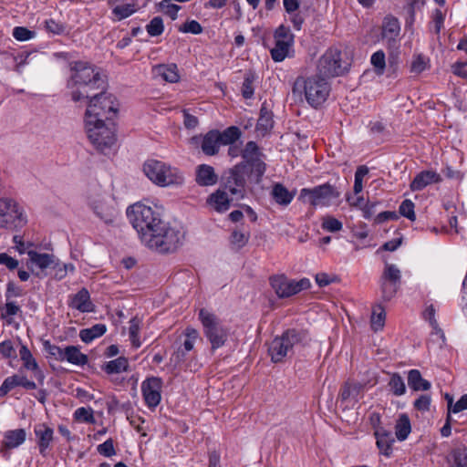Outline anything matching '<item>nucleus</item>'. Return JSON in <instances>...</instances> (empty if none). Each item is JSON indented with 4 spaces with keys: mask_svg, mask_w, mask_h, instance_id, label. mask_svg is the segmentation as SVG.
Instances as JSON below:
<instances>
[{
    "mask_svg": "<svg viewBox=\"0 0 467 467\" xmlns=\"http://www.w3.org/2000/svg\"><path fill=\"white\" fill-rule=\"evenodd\" d=\"M162 380L160 378L152 377L142 382L141 390L146 405L150 409L156 408L161 400Z\"/></svg>",
    "mask_w": 467,
    "mask_h": 467,
    "instance_id": "16",
    "label": "nucleus"
},
{
    "mask_svg": "<svg viewBox=\"0 0 467 467\" xmlns=\"http://www.w3.org/2000/svg\"><path fill=\"white\" fill-rule=\"evenodd\" d=\"M340 193L328 182L314 188H303L300 191L299 199L307 201L312 206L328 205L333 200L338 198Z\"/></svg>",
    "mask_w": 467,
    "mask_h": 467,
    "instance_id": "12",
    "label": "nucleus"
},
{
    "mask_svg": "<svg viewBox=\"0 0 467 467\" xmlns=\"http://www.w3.org/2000/svg\"><path fill=\"white\" fill-rule=\"evenodd\" d=\"M36 36V32L27 29L24 26H16L13 29V36L15 39L18 41H27L29 39L34 38Z\"/></svg>",
    "mask_w": 467,
    "mask_h": 467,
    "instance_id": "58",
    "label": "nucleus"
},
{
    "mask_svg": "<svg viewBox=\"0 0 467 467\" xmlns=\"http://www.w3.org/2000/svg\"><path fill=\"white\" fill-rule=\"evenodd\" d=\"M244 165H235L223 179L221 186L228 194L235 199H243L245 194V171Z\"/></svg>",
    "mask_w": 467,
    "mask_h": 467,
    "instance_id": "14",
    "label": "nucleus"
},
{
    "mask_svg": "<svg viewBox=\"0 0 467 467\" xmlns=\"http://www.w3.org/2000/svg\"><path fill=\"white\" fill-rule=\"evenodd\" d=\"M234 200L233 197L229 198V194L225 190L221 187L212 193L207 200V202L218 213L226 212L230 208L231 202Z\"/></svg>",
    "mask_w": 467,
    "mask_h": 467,
    "instance_id": "21",
    "label": "nucleus"
},
{
    "mask_svg": "<svg viewBox=\"0 0 467 467\" xmlns=\"http://www.w3.org/2000/svg\"><path fill=\"white\" fill-rule=\"evenodd\" d=\"M35 434L37 439V445L39 447V452L46 457L47 450L53 440V430L45 425L39 424L35 427Z\"/></svg>",
    "mask_w": 467,
    "mask_h": 467,
    "instance_id": "22",
    "label": "nucleus"
},
{
    "mask_svg": "<svg viewBox=\"0 0 467 467\" xmlns=\"http://www.w3.org/2000/svg\"><path fill=\"white\" fill-rule=\"evenodd\" d=\"M20 359L23 362V366L27 370H36L37 369V362L36 358L33 357L31 351L26 345H21L19 349Z\"/></svg>",
    "mask_w": 467,
    "mask_h": 467,
    "instance_id": "42",
    "label": "nucleus"
},
{
    "mask_svg": "<svg viewBox=\"0 0 467 467\" xmlns=\"http://www.w3.org/2000/svg\"><path fill=\"white\" fill-rule=\"evenodd\" d=\"M198 331L192 327H187L185 329V339L183 343L180 346L184 350L191 352L193 349L194 343L198 337Z\"/></svg>",
    "mask_w": 467,
    "mask_h": 467,
    "instance_id": "52",
    "label": "nucleus"
},
{
    "mask_svg": "<svg viewBox=\"0 0 467 467\" xmlns=\"http://www.w3.org/2000/svg\"><path fill=\"white\" fill-rule=\"evenodd\" d=\"M219 138L216 130H210L204 135L202 142V150L204 154L213 156L218 153L222 145Z\"/></svg>",
    "mask_w": 467,
    "mask_h": 467,
    "instance_id": "27",
    "label": "nucleus"
},
{
    "mask_svg": "<svg viewBox=\"0 0 467 467\" xmlns=\"http://www.w3.org/2000/svg\"><path fill=\"white\" fill-rule=\"evenodd\" d=\"M408 385L415 391L429 390L431 386L430 381L422 378L418 369H410L408 372Z\"/></svg>",
    "mask_w": 467,
    "mask_h": 467,
    "instance_id": "29",
    "label": "nucleus"
},
{
    "mask_svg": "<svg viewBox=\"0 0 467 467\" xmlns=\"http://www.w3.org/2000/svg\"><path fill=\"white\" fill-rule=\"evenodd\" d=\"M44 27L48 33H52L54 35H61L65 31V26L59 22L55 21L54 19H47L44 22Z\"/></svg>",
    "mask_w": 467,
    "mask_h": 467,
    "instance_id": "62",
    "label": "nucleus"
},
{
    "mask_svg": "<svg viewBox=\"0 0 467 467\" xmlns=\"http://www.w3.org/2000/svg\"><path fill=\"white\" fill-rule=\"evenodd\" d=\"M19 312H21L20 306L16 302L7 300L5 306L1 308V317L6 319L8 324H12L10 317L17 315Z\"/></svg>",
    "mask_w": 467,
    "mask_h": 467,
    "instance_id": "50",
    "label": "nucleus"
},
{
    "mask_svg": "<svg viewBox=\"0 0 467 467\" xmlns=\"http://www.w3.org/2000/svg\"><path fill=\"white\" fill-rule=\"evenodd\" d=\"M89 140L99 152L107 156L112 154L117 140L113 121H107L104 119H94L89 126Z\"/></svg>",
    "mask_w": 467,
    "mask_h": 467,
    "instance_id": "5",
    "label": "nucleus"
},
{
    "mask_svg": "<svg viewBox=\"0 0 467 467\" xmlns=\"http://www.w3.org/2000/svg\"><path fill=\"white\" fill-rule=\"evenodd\" d=\"M429 58H427L424 55H414L410 64V72L415 74H420L427 68Z\"/></svg>",
    "mask_w": 467,
    "mask_h": 467,
    "instance_id": "48",
    "label": "nucleus"
},
{
    "mask_svg": "<svg viewBox=\"0 0 467 467\" xmlns=\"http://www.w3.org/2000/svg\"><path fill=\"white\" fill-rule=\"evenodd\" d=\"M26 223V215L16 201L8 197H0V227L21 228Z\"/></svg>",
    "mask_w": 467,
    "mask_h": 467,
    "instance_id": "11",
    "label": "nucleus"
},
{
    "mask_svg": "<svg viewBox=\"0 0 467 467\" xmlns=\"http://www.w3.org/2000/svg\"><path fill=\"white\" fill-rule=\"evenodd\" d=\"M71 306L81 312H88V289L82 288L71 300Z\"/></svg>",
    "mask_w": 467,
    "mask_h": 467,
    "instance_id": "45",
    "label": "nucleus"
},
{
    "mask_svg": "<svg viewBox=\"0 0 467 467\" xmlns=\"http://www.w3.org/2000/svg\"><path fill=\"white\" fill-rule=\"evenodd\" d=\"M199 318L203 327V333L212 345V349L223 347L228 337L229 331L219 318L205 309H201Z\"/></svg>",
    "mask_w": 467,
    "mask_h": 467,
    "instance_id": "10",
    "label": "nucleus"
},
{
    "mask_svg": "<svg viewBox=\"0 0 467 467\" xmlns=\"http://www.w3.org/2000/svg\"><path fill=\"white\" fill-rule=\"evenodd\" d=\"M257 77L252 70L246 71L241 87V94L244 99H250L254 97L255 81Z\"/></svg>",
    "mask_w": 467,
    "mask_h": 467,
    "instance_id": "34",
    "label": "nucleus"
},
{
    "mask_svg": "<svg viewBox=\"0 0 467 467\" xmlns=\"http://www.w3.org/2000/svg\"><path fill=\"white\" fill-rule=\"evenodd\" d=\"M309 341L306 330L291 328L285 330L280 337H275L269 345L268 353L275 363L283 361L294 353V348L306 345Z\"/></svg>",
    "mask_w": 467,
    "mask_h": 467,
    "instance_id": "4",
    "label": "nucleus"
},
{
    "mask_svg": "<svg viewBox=\"0 0 467 467\" xmlns=\"http://www.w3.org/2000/svg\"><path fill=\"white\" fill-rule=\"evenodd\" d=\"M152 71L155 76L161 77L163 80L170 83H175L180 78L178 67L175 64L157 65L153 67Z\"/></svg>",
    "mask_w": 467,
    "mask_h": 467,
    "instance_id": "28",
    "label": "nucleus"
},
{
    "mask_svg": "<svg viewBox=\"0 0 467 467\" xmlns=\"http://www.w3.org/2000/svg\"><path fill=\"white\" fill-rule=\"evenodd\" d=\"M292 44L293 43L287 40H285V42L283 40H275V47L270 50L272 59L275 62H282L287 57Z\"/></svg>",
    "mask_w": 467,
    "mask_h": 467,
    "instance_id": "37",
    "label": "nucleus"
},
{
    "mask_svg": "<svg viewBox=\"0 0 467 467\" xmlns=\"http://www.w3.org/2000/svg\"><path fill=\"white\" fill-rule=\"evenodd\" d=\"M195 181L200 186H212L217 183L218 176L212 166L201 164L196 168Z\"/></svg>",
    "mask_w": 467,
    "mask_h": 467,
    "instance_id": "23",
    "label": "nucleus"
},
{
    "mask_svg": "<svg viewBox=\"0 0 467 467\" xmlns=\"http://www.w3.org/2000/svg\"><path fill=\"white\" fill-rule=\"evenodd\" d=\"M171 0H162L159 4V7L161 12L169 16L172 20H175L181 6L175 4H171Z\"/></svg>",
    "mask_w": 467,
    "mask_h": 467,
    "instance_id": "56",
    "label": "nucleus"
},
{
    "mask_svg": "<svg viewBox=\"0 0 467 467\" xmlns=\"http://www.w3.org/2000/svg\"><path fill=\"white\" fill-rule=\"evenodd\" d=\"M365 385L357 381H347L340 390V398L342 400L349 399L357 400L362 393Z\"/></svg>",
    "mask_w": 467,
    "mask_h": 467,
    "instance_id": "30",
    "label": "nucleus"
},
{
    "mask_svg": "<svg viewBox=\"0 0 467 467\" xmlns=\"http://www.w3.org/2000/svg\"><path fill=\"white\" fill-rule=\"evenodd\" d=\"M400 24L397 17L388 15L381 24V38L387 47H395L400 45Z\"/></svg>",
    "mask_w": 467,
    "mask_h": 467,
    "instance_id": "15",
    "label": "nucleus"
},
{
    "mask_svg": "<svg viewBox=\"0 0 467 467\" xmlns=\"http://www.w3.org/2000/svg\"><path fill=\"white\" fill-rule=\"evenodd\" d=\"M249 235L244 233L234 230L231 234V244L238 248L244 247L248 242Z\"/></svg>",
    "mask_w": 467,
    "mask_h": 467,
    "instance_id": "64",
    "label": "nucleus"
},
{
    "mask_svg": "<svg viewBox=\"0 0 467 467\" xmlns=\"http://www.w3.org/2000/svg\"><path fill=\"white\" fill-rule=\"evenodd\" d=\"M380 279L400 285L401 274L395 265L386 263Z\"/></svg>",
    "mask_w": 467,
    "mask_h": 467,
    "instance_id": "40",
    "label": "nucleus"
},
{
    "mask_svg": "<svg viewBox=\"0 0 467 467\" xmlns=\"http://www.w3.org/2000/svg\"><path fill=\"white\" fill-rule=\"evenodd\" d=\"M143 171L153 183L161 187L182 184L184 181L177 168L157 160H148L143 165Z\"/></svg>",
    "mask_w": 467,
    "mask_h": 467,
    "instance_id": "6",
    "label": "nucleus"
},
{
    "mask_svg": "<svg viewBox=\"0 0 467 467\" xmlns=\"http://www.w3.org/2000/svg\"><path fill=\"white\" fill-rule=\"evenodd\" d=\"M411 431L410 418L407 414L402 413L399 416L395 424V435L400 441H405Z\"/></svg>",
    "mask_w": 467,
    "mask_h": 467,
    "instance_id": "33",
    "label": "nucleus"
},
{
    "mask_svg": "<svg viewBox=\"0 0 467 467\" xmlns=\"http://www.w3.org/2000/svg\"><path fill=\"white\" fill-rule=\"evenodd\" d=\"M370 63L374 67V71L378 76H382L386 68V56L382 50H378L372 54Z\"/></svg>",
    "mask_w": 467,
    "mask_h": 467,
    "instance_id": "44",
    "label": "nucleus"
},
{
    "mask_svg": "<svg viewBox=\"0 0 467 467\" xmlns=\"http://www.w3.org/2000/svg\"><path fill=\"white\" fill-rule=\"evenodd\" d=\"M452 467H467V450L456 449L452 451Z\"/></svg>",
    "mask_w": 467,
    "mask_h": 467,
    "instance_id": "60",
    "label": "nucleus"
},
{
    "mask_svg": "<svg viewBox=\"0 0 467 467\" xmlns=\"http://www.w3.org/2000/svg\"><path fill=\"white\" fill-rule=\"evenodd\" d=\"M92 78H89V94L94 92L107 91L109 88V79L107 72L100 67H90Z\"/></svg>",
    "mask_w": 467,
    "mask_h": 467,
    "instance_id": "20",
    "label": "nucleus"
},
{
    "mask_svg": "<svg viewBox=\"0 0 467 467\" xmlns=\"http://www.w3.org/2000/svg\"><path fill=\"white\" fill-rule=\"evenodd\" d=\"M43 346L50 357L56 360L64 361V348L52 345L48 340L44 341Z\"/></svg>",
    "mask_w": 467,
    "mask_h": 467,
    "instance_id": "57",
    "label": "nucleus"
},
{
    "mask_svg": "<svg viewBox=\"0 0 467 467\" xmlns=\"http://www.w3.org/2000/svg\"><path fill=\"white\" fill-rule=\"evenodd\" d=\"M271 195L278 204L285 206L292 202L295 194L290 192L282 183H275L273 186Z\"/></svg>",
    "mask_w": 467,
    "mask_h": 467,
    "instance_id": "32",
    "label": "nucleus"
},
{
    "mask_svg": "<svg viewBox=\"0 0 467 467\" xmlns=\"http://www.w3.org/2000/svg\"><path fill=\"white\" fill-rule=\"evenodd\" d=\"M368 173V169L365 165L358 166L355 172V182H354V192L355 194H358L363 190V178Z\"/></svg>",
    "mask_w": 467,
    "mask_h": 467,
    "instance_id": "53",
    "label": "nucleus"
},
{
    "mask_svg": "<svg viewBox=\"0 0 467 467\" xmlns=\"http://www.w3.org/2000/svg\"><path fill=\"white\" fill-rule=\"evenodd\" d=\"M146 30L150 36H161L164 30L162 18L160 16L153 17L146 26Z\"/></svg>",
    "mask_w": 467,
    "mask_h": 467,
    "instance_id": "49",
    "label": "nucleus"
},
{
    "mask_svg": "<svg viewBox=\"0 0 467 467\" xmlns=\"http://www.w3.org/2000/svg\"><path fill=\"white\" fill-rule=\"evenodd\" d=\"M375 436L379 450L382 454L389 457L392 453V444L395 441L392 433L383 428H379L375 431Z\"/></svg>",
    "mask_w": 467,
    "mask_h": 467,
    "instance_id": "24",
    "label": "nucleus"
},
{
    "mask_svg": "<svg viewBox=\"0 0 467 467\" xmlns=\"http://www.w3.org/2000/svg\"><path fill=\"white\" fill-rule=\"evenodd\" d=\"M441 180L440 175L435 171H424L415 176L410 183L411 191H420L432 182H437Z\"/></svg>",
    "mask_w": 467,
    "mask_h": 467,
    "instance_id": "26",
    "label": "nucleus"
},
{
    "mask_svg": "<svg viewBox=\"0 0 467 467\" xmlns=\"http://www.w3.org/2000/svg\"><path fill=\"white\" fill-rule=\"evenodd\" d=\"M119 110V103L108 91L89 94V126L94 119H104L112 120Z\"/></svg>",
    "mask_w": 467,
    "mask_h": 467,
    "instance_id": "8",
    "label": "nucleus"
},
{
    "mask_svg": "<svg viewBox=\"0 0 467 467\" xmlns=\"http://www.w3.org/2000/svg\"><path fill=\"white\" fill-rule=\"evenodd\" d=\"M270 284L279 298L290 297L311 286L308 278H302L296 281L288 279L285 275L272 276Z\"/></svg>",
    "mask_w": 467,
    "mask_h": 467,
    "instance_id": "13",
    "label": "nucleus"
},
{
    "mask_svg": "<svg viewBox=\"0 0 467 467\" xmlns=\"http://www.w3.org/2000/svg\"><path fill=\"white\" fill-rule=\"evenodd\" d=\"M127 216L133 228L139 234L141 242L144 241L146 234H151L163 223L159 211L140 202L130 206L127 209Z\"/></svg>",
    "mask_w": 467,
    "mask_h": 467,
    "instance_id": "3",
    "label": "nucleus"
},
{
    "mask_svg": "<svg viewBox=\"0 0 467 467\" xmlns=\"http://www.w3.org/2000/svg\"><path fill=\"white\" fill-rule=\"evenodd\" d=\"M385 311L380 306L374 307L371 315V328L374 331L380 330L385 324Z\"/></svg>",
    "mask_w": 467,
    "mask_h": 467,
    "instance_id": "46",
    "label": "nucleus"
},
{
    "mask_svg": "<svg viewBox=\"0 0 467 467\" xmlns=\"http://www.w3.org/2000/svg\"><path fill=\"white\" fill-rule=\"evenodd\" d=\"M92 210L94 214L105 224H110L114 221V208L109 205L105 201L99 200L93 203Z\"/></svg>",
    "mask_w": 467,
    "mask_h": 467,
    "instance_id": "25",
    "label": "nucleus"
},
{
    "mask_svg": "<svg viewBox=\"0 0 467 467\" xmlns=\"http://www.w3.org/2000/svg\"><path fill=\"white\" fill-rule=\"evenodd\" d=\"M27 254L29 259L26 263V266L36 275H39V273L36 272V269L44 271L47 268H55L57 265L55 256L53 254H40L36 251H28Z\"/></svg>",
    "mask_w": 467,
    "mask_h": 467,
    "instance_id": "17",
    "label": "nucleus"
},
{
    "mask_svg": "<svg viewBox=\"0 0 467 467\" xmlns=\"http://www.w3.org/2000/svg\"><path fill=\"white\" fill-rule=\"evenodd\" d=\"M446 398L448 399V413H458L467 410V394L462 395L455 404H452V398H449L448 395Z\"/></svg>",
    "mask_w": 467,
    "mask_h": 467,
    "instance_id": "54",
    "label": "nucleus"
},
{
    "mask_svg": "<svg viewBox=\"0 0 467 467\" xmlns=\"http://www.w3.org/2000/svg\"><path fill=\"white\" fill-rule=\"evenodd\" d=\"M389 387L394 396H401L406 392V386L402 377L399 373H392L389 381Z\"/></svg>",
    "mask_w": 467,
    "mask_h": 467,
    "instance_id": "41",
    "label": "nucleus"
},
{
    "mask_svg": "<svg viewBox=\"0 0 467 467\" xmlns=\"http://www.w3.org/2000/svg\"><path fill=\"white\" fill-rule=\"evenodd\" d=\"M184 234L176 227L163 221L144 241L150 249L160 254L174 253L182 244Z\"/></svg>",
    "mask_w": 467,
    "mask_h": 467,
    "instance_id": "2",
    "label": "nucleus"
},
{
    "mask_svg": "<svg viewBox=\"0 0 467 467\" xmlns=\"http://www.w3.org/2000/svg\"><path fill=\"white\" fill-rule=\"evenodd\" d=\"M137 11V7L135 4H121L116 5L112 9V14L116 20H122L129 16H130L132 14H134Z\"/></svg>",
    "mask_w": 467,
    "mask_h": 467,
    "instance_id": "43",
    "label": "nucleus"
},
{
    "mask_svg": "<svg viewBox=\"0 0 467 467\" xmlns=\"http://www.w3.org/2000/svg\"><path fill=\"white\" fill-rule=\"evenodd\" d=\"M414 202L409 199L404 200L399 208V213L400 215L408 218L410 221L416 220V214L414 212Z\"/></svg>",
    "mask_w": 467,
    "mask_h": 467,
    "instance_id": "55",
    "label": "nucleus"
},
{
    "mask_svg": "<svg viewBox=\"0 0 467 467\" xmlns=\"http://www.w3.org/2000/svg\"><path fill=\"white\" fill-rule=\"evenodd\" d=\"M342 223L331 216L324 218L322 223V228L330 233H336L342 229Z\"/></svg>",
    "mask_w": 467,
    "mask_h": 467,
    "instance_id": "59",
    "label": "nucleus"
},
{
    "mask_svg": "<svg viewBox=\"0 0 467 467\" xmlns=\"http://www.w3.org/2000/svg\"><path fill=\"white\" fill-rule=\"evenodd\" d=\"M380 286L382 298L389 301L396 296L400 285L380 279Z\"/></svg>",
    "mask_w": 467,
    "mask_h": 467,
    "instance_id": "47",
    "label": "nucleus"
},
{
    "mask_svg": "<svg viewBox=\"0 0 467 467\" xmlns=\"http://www.w3.org/2000/svg\"><path fill=\"white\" fill-rule=\"evenodd\" d=\"M64 360L74 365H84L88 362V356L82 354L75 346L64 348Z\"/></svg>",
    "mask_w": 467,
    "mask_h": 467,
    "instance_id": "35",
    "label": "nucleus"
},
{
    "mask_svg": "<svg viewBox=\"0 0 467 467\" xmlns=\"http://www.w3.org/2000/svg\"><path fill=\"white\" fill-rule=\"evenodd\" d=\"M349 67L347 55L338 48L330 47L318 59L317 74L326 78H335L347 73Z\"/></svg>",
    "mask_w": 467,
    "mask_h": 467,
    "instance_id": "7",
    "label": "nucleus"
},
{
    "mask_svg": "<svg viewBox=\"0 0 467 467\" xmlns=\"http://www.w3.org/2000/svg\"><path fill=\"white\" fill-rule=\"evenodd\" d=\"M21 386L26 389H36V384L26 379L25 376L13 375L7 377L0 387V397H5L14 388Z\"/></svg>",
    "mask_w": 467,
    "mask_h": 467,
    "instance_id": "19",
    "label": "nucleus"
},
{
    "mask_svg": "<svg viewBox=\"0 0 467 467\" xmlns=\"http://www.w3.org/2000/svg\"><path fill=\"white\" fill-rule=\"evenodd\" d=\"M242 158L246 159L250 157H255V156H263L262 152L260 151L257 144L254 141H248L244 149L242 150Z\"/></svg>",
    "mask_w": 467,
    "mask_h": 467,
    "instance_id": "63",
    "label": "nucleus"
},
{
    "mask_svg": "<svg viewBox=\"0 0 467 467\" xmlns=\"http://www.w3.org/2000/svg\"><path fill=\"white\" fill-rule=\"evenodd\" d=\"M274 126L273 114L265 106L260 109V116L257 120L256 129L262 131H268Z\"/></svg>",
    "mask_w": 467,
    "mask_h": 467,
    "instance_id": "39",
    "label": "nucleus"
},
{
    "mask_svg": "<svg viewBox=\"0 0 467 467\" xmlns=\"http://www.w3.org/2000/svg\"><path fill=\"white\" fill-rule=\"evenodd\" d=\"M26 440V431L23 429L9 431L5 435V445L7 448H16Z\"/></svg>",
    "mask_w": 467,
    "mask_h": 467,
    "instance_id": "36",
    "label": "nucleus"
},
{
    "mask_svg": "<svg viewBox=\"0 0 467 467\" xmlns=\"http://www.w3.org/2000/svg\"><path fill=\"white\" fill-rule=\"evenodd\" d=\"M0 356L2 358H15L16 349L11 340L0 342Z\"/></svg>",
    "mask_w": 467,
    "mask_h": 467,
    "instance_id": "61",
    "label": "nucleus"
},
{
    "mask_svg": "<svg viewBox=\"0 0 467 467\" xmlns=\"http://www.w3.org/2000/svg\"><path fill=\"white\" fill-rule=\"evenodd\" d=\"M293 93L304 95L306 102L314 109L325 103L330 93L327 79L319 74L310 77H298L293 85Z\"/></svg>",
    "mask_w": 467,
    "mask_h": 467,
    "instance_id": "1",
    "label": "nucleus"
},
{
    "mask_svg": "<svg viewBox=\"0 0 467 467\" xmlns=\"http://www.w3.org/2000/svg\"><path fill=\"white\" fill-rule=\"evenodd\" d=\"M69 70L67 88L70 91L72 100L78 102L88 98V62H70Z\"/></svg>",
    "mask_w": 467,
    "mask_h": 467,
    "instance_id": "9",
    "label": "nucleus"
},
{
    "mask_svg": "<svg viewBox=\"0 0 467 467\" xmlns=\"http://www.w3.org/2000/svg\"><path fill=\"white\" fill-rule=\"evenodd\" d=\"M101 368L108 375H113L128 371L130 365L128 358L119 357L116 359L106 362Z\"/></svg>",
    "mask_w": 467,
    "mask_h": 467,
    "instance_id": "31",
    "label": "nucleus"
},
{
    "mask_svg": "<svg viewBox=\"0 0 467 467\" xmlns=\"http://www.w3.org/2000/svg\"><path fill=\"white\" fill-rule=\"evenodd\" d=\"M140 321L137 318H132L130 321L129 335L131 344L134 348H138L141 343L139 338Z\"/></svg>",
    "mask_w": 467,
    "mask_h": 467,
    "instance_id": "51",
    "label": "nucleus"
},
{
    "mask_svg": "<svg viewBox=\"0 0 467 467\" xmlns=\"http://www.w3.org/2000/svg\"><path fill=\"white\" fill-rule=\"evenodd\" d=\"M217 135L220 137L219 140L222 145H232L242 135L240 129L236 126H231L225 129L223 132L217 130Z\"/></svg>",
    "mask_w": 467,
    "mask_h": 467,
    "instance_id": "38",
    "label": "nucleus"
},
{
    "mask_svg": "<svg viewBox=\"0 0 467 467\" xmlns=\"http://www.w3.org/2000/svg\"><path fill=\"white\" fill-rule=\"evenodd\" d=\"M239 165H244L245 175L249 173V177L254 180L255 183H259L264 176L266 164L262 160V156H255L244 159V161Z\"/></svg>",
    "mask_w": 467,
    "mask_h": 467,
    "instance_id": "18",
    "label": "nucleus"
}]
</instances>
